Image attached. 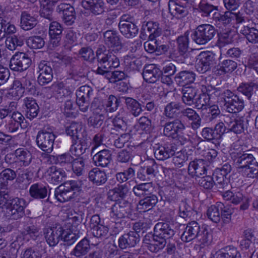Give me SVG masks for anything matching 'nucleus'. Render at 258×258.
<instances>
[{
  "mask_svg": "<svg viewBox=\"0 0 258 258\" xmlns=\"http://www.w3.org/2000/svg\"><path fill=\"white\" fill-rule=\"evenodd\" d=\"M82 185V182L80 180L66 181L55 189V197L61 203L70 201L74 198L76 192L81 189Z\"/></svg>",
  "mask_w": 258,
  "mask_h": 258,
  "instance_id": "1",
  "label": "nucleus"
},
{
  "mask_svg": "<svg viewBox=\"0 0 258 258\" xmlns=\"http://www.w3.org/2000/svg\"><path fill=\"white\" fill-rule=\"evenodd\" d=\"M217 30L210 24H202L194 30L191 38L197 44L205 45L211 41L216 36Z\"/></svg>",
  "mask_w": 258,
  "mask_h": 258,
  "instance_id": "2",
  "label": "nucleus"
},
{
  "mask_svg": "<svg viewBox=\"0 0 258 258\" xmlns=\"http://www.w3.org/2000/svg\"><path fill=\"white\" fill-rule=\"evenodd\" d=\"M98 62L105 70H112L119 66L118 58L112 51L107 50L105 46L98 48L96 51Z\"/></svg>",
  "mask_w": 258,
  "mask_h": 258,
  "instance_id": "3",
  "label": "nucleus"
},
{
  "mask_svg": "<svg viewBox=\"0 0 258 258\" xmlns=\"http://www.w3.org/2000/svg\"><path fill=\"white\" fill-rule=\"evenodd\" d=\"M56 136L50 128H44L39 131L36 137L38 147L46 153H50L53 149L54 141Z\"/></svg>",
  "mask_w": 258,
  "mask_h": 258,
  "instance_id": "4",
  "label": "nucleus"
},
{
  "mask_svg": "<svg viewBox=\"0 0 258 258\" xmlns=\"http://www.w3.org/2000/svg\"><path fill=\"white\" fill-rule=\"evenodd\" d=\"M223 98L225 109L229 113H238L244 108L243 100L229 90H226L223 92Z\"/></svg>",
  "mask_w": 258,
  "mask_h": 258,
  "instance_id": "5",
  "label": "nucleus"
},
{
  "mask_svg": "<svg viewBox=\"0 0 258 258\" xmlns=\"http://www.w3.org/2000/svg\"><path fill=\"white\" fill-rule=\"evenodd\" d=\"M111 208L110 215L112 218H132L133 206L127 200L115 201Z\"/></svg>",
  "mask_w": 258,
  "mask_h": 258,
  "instance_id": "6",
  "label": "nucleus"
},
{
  "mask_svg": "<svg viewBox=\"0 0 258 258\" xmlns=\"http://www.w3.org/2000/svg\"><path fill=\"white\" fill-rule=\"evenodd\" d=\"M217 57L211 51L201 52L197 58L196 68L197 70L204 73L210 70L212 67L216 68Z\"/></svg>",
  "mask_w": 258,
  "mask_h": 258,
  "instance_id": "7",
  "label": "nucleus"
},
{
  "mask_svg": "<svg viewBox=\"0 0 258 258\" xmlns=\"http://www.w3.org/2000/svg\"><path fill=\"white\" fill-rule=\"evenodd\" d=\"M156 238L161 242L163 248L166 244V239L170 238L175 234L174 225L169 222H158L154 228Z\"/></svg>",
  "mask_w": 258,
  "mask_h": 258,
  "instance_id": "8",
  "label": "nucleus"
},
{
  "mask_svg": "<svg viewBox=\"0 0 258 258\" xmlns=\"http://www.w3.org/2000/svg\"><path fill=\"white\" fill-rule=\"evenodd\" d=\"M31 59L24 52H16L13 55L10 62V68L14 71L23 72L31 64Z\"/></svg>",
  "mask_w": 258,
  "mask_h": 258,
  "instance_id": "9",
  "label": "nucleus"
},
{
  "mask_svg": "<svg viewBox=\"0 0 258 258\" xmlns=\"http://www.w3.org/2000/svg\"><path fill=\"white\" fill-rule=\"evenodd\" d=\"M160 124V126L164 127V135L172 138H176L178 134L185 128V125L180 119L178 118L168 122H165L164 120H161Z\"/></svg>",
  "mask_w": 258,
  "mask_h": 258,
  "instance_id": "10",
  "label": "nucleus"
},
{
  "mask_svg": "<svg viewBox=\"0 0 258 258\" xmlns=\"http://www.w3.org/2000/svg\"><path fill=\"white\" fill-rule=\"evenodd\" d=\"M25 201L18 198L13 199L7 206V213L11 219L18 220L25 215Z\"/></svg>",
  "mask_w": 258,
  "mask_h": 258,
  "instance_id": "11",
  "label": "nucleus"
},
{
  "mask_svg": "<svg viewBox=\"0 0 258 258\" xmlns=\"http://www.w3.org/2000/svg\"><path fill=\"white\" fill-rule=\"evenodd\" d=\"M159 168L162 167L157 164L154 159L151 160L147 166L141 167L137 172V178L142 181H150L155 178Z\"/></svg>",
  "mask_w": 258,
  "mask_h": 258,
  "instance_id": "12",
  "label": "nucleus"
},
{
  "mask_svg": "<svg viewBox=\"0 0 258 258\" xmlns=\"http://www.w3.org/2000/svg\"><path fill=\"white\" fill-rule=\"evenodd\" d=\"M232 159L239 169H242L257 162L253 155L247 151L233 152L231 154Z\"/></svg>",
  "mask_w": 258,
  "mask_h": 258,
  "instance_id": "13",
  "label": "nucleus"
},
{
  "mask_svg": "<svg viewBox=\"0 0 258 258\" xmlns=\"http://www.w3.org/2000/svg\"><path fill=\"white\" fill-rule=\"evenodd\" d=\"M43 233L47 243L49 246L54 247L61 240L64 229L61 226H57L45 228Z\"/></svg>",
  "mask_w": 258,
  "mask_h": 258,
  "instance_id": "14",
  "label": "nucleus"
},
{
  "mask_svg": "<svg viewBox=\"0 0 258 258\" xmlns=\"http://www.w3.org/2000/svg\"><path fill=\"white\" fill-rule=\"evenodd\" d=\"M226 127L222 122L217 123L214 128L206 127L201 132L202 137L206 140L211 141L218 140L224 134Z\"/></svg>",
  "mask_w": 258,
  "mask_h": 258,
  "instance_id": "15",
  "label": "nucleus"
},
{
  "mask_svg": "<svg viewBox=\"0 0 258 258\" xmlns=\"http://www.w3.org/2000/svg\"><path fill=\"white\" fill-rule=\"evenodd\" d=\"M177 48L181 53L183 54V59L181 60V63L186 64H191L196 57L192 56L190 52H187L188 48V37L187 35L185 33L183 35L178 36L177 39Z\"/></svg>",
  "mask_w": 258,
  "mask_h": 258,
  "instance_id": "16",
  "label": "nucleus"
},
{
  "mask_svg": "<svg viewBox=\"0 0 258 258\" xmlns=\"http://www.w3.org/2000/svg\"><path fill=\"white\" fill-rule=\"evenodd\" d=\"M162 32V29L158 22L149 21L143 25L140 37L142 39H146L147 37L149 39H155L160 36Z\"/></svg>",
  "mask_w": 258,
  "mask_h": 258,
  "instance_id": "17",
  "label": "nucleus"
},
{
  "mask_svg": "<svg viewBox=\"0 0 258 258\" xmlns=\"http://www.w3.org/2000/svg\"><path fill=\"white\" fill-rule=\"evenodd\" d=\"M176 149V147L172 144H156L153 147L154 156L160 161H164L173 156Z\"/></svg>",
  "mask_w": 258,
  "mask_h": 258,
  "instance_id": "18",
  "label": "nucleus"
},
{
  "mask_svg": "<svg viewBox=\"0 0 258 258\" xmlns=\"http://www.w3.org/2000/svg\"><path fill=\"white\" fill-rule=\"evenodd\" d=\"M51 63L41 61L38 66L39 76L37 81L39 85L43 86L50 82L53 79V72Z\"/></svg>",
  "mask_w": 258,
  "mask_h": 258,
  "instance_id": "19",
  "label": "nucleus"
},
{
  "mask_svg": "<svg viewBox=\"0 0 258 258\" xmlns=\"http://www.w3.org/2000/svg\"><path fill=\"white\" fill-rule=\"evenodd\" d=\"M140 240L139 234L130 231L121 235L118 240V247L121 249L135 247Z\"/></svg>",
  "mask_w": 258,
  "mask_h": 258,
  "instance_id": "20",
  "label": "nucleus"
},
{
  "mask_svg": "<svg viewBox=\"0 0 258 258\" xmlns=\"http://www.w3.org/2000/svg\"><path fill=\"white\" fill-rule=\"evenodd\" d=\"M56 11L62 14V20L67 25H72L76 19V13L74 8L70 4L62 3L59 5Z\"/></svg>",
  "mask_w": 258,
  "mask_h": 258,
  "instance_id": "21",
  "label": "nucleus"
},
{
  "mask_svg": "<svg viewBox=\"0 0 258 258\" xmlns=\"http://www.w3.org/2000/svg\"><path fill=\"white\" fill-rule=\"evenodd\" d=\"M162 75V71L155 64L145 66L142 73L144 80L149 83L156 82Z\"/></svg>",
  "mask_w": 258,
  "mask_h": 258,
  "instance_id": "22",
  "label": "nucleus"
},
{
  "mask_svg": "<svg viewBox=\"0 0 258 258\" xmlns=\"http://www.w3.org/2000/svg\"><path fill=\"white\" fill-rule=\"evenodd\" d=\"M201 227L196 221L188 223L181 235V239L185 242H188L196 239Z\"/></svg>",
  "mask_w": 258,
  "mask_h": 258,
  "instance_id": "23",
  "label": "nucleus"
},
{
  "mask_svg": "<svg viewBox=\"0 0 258 258\" xmlns=\"http://www.w3.org/2000/svg\"><path fill=\"white\" fill-rule=\"evenodd\" d=\"M207 169L206 167V161L203 159H199L191 161L188 167V174L198 179L201 176L206 174Z\"/></svg>",
  "mask_w": 258,
  "mask_h": 258,
  "instance_id": "24",
  "label": "nucleus"
},
{
  "mask_svg": "<svg viewBox=\"0 0 258 258\" xmlns=\"http://www.w3.org/2000/svg\"><path fill=\"white\" fill-rule=\"evenodd\" d=\"M130 193V189L126 183L118 184L117 186L110 189L108 192V199L113 201L125 200Z\"/></svg>",
  "mask_w": 258,
  "mask_h": 258,
  "instance_id": "25",
  "label": "nucleus"
},
{
  "mask_svg": "<svg viewBox=\"0 0 258 258\" xmlns=\"http://www.w3.org/2000/svg\"><path fill=\"white\" fill-rule=\"evenodd\" d=\"M82 7L94 15H99L105 11V6L103 0H82Z\"/></svg>",
  "mask_w": 258,
  "mask_h": 258,
  "instance_id": "26",
  "label": "nucleus"
},
{
  "mask_svg": "<svg viewBox=\"0 0 258 258\" xmlns=\"http://www.w3.org/2000/svg\"><path fill=\"white\" fill-rule=\"evenodd\" d=\"M47 89L50 91L53 97L59 101H62L66 96L70 95L72 93L69 88L65 87L62 82H54Z\"/></svg>",
  "mask_w": 258,
  "mask_h": 258,
  "instance_id": "27",
  "label": "nucleus"
},
{
  "mask_svg": "<svg viewBox=\"0 0 258 258\" xmlns=\"http://www.w3.org/2000/svg\"><path fill=\"white\" fill-rule=\"evenodd\" d=\"M96 152L93 156V160L95 164L103 167H108L112 160L111 151L103 149Z\"/></svg>",
  "mask_w": 258,
  "mask_h": 258,
  "instance_id": "28",
  "label": "nucleus"
},
{
  "mask_svg": "<svg viewBox=\"0 0 258 258\" xmlns=\"http://www.w3.org/2000/svg\"><path fill=\"white\" fill-rule=\"evenodd\" d=\"M104 43L110 48L119 47L121 49L122 47L120 36L115 30H108L103 33Z\"/></svg>",
  "mask_w": 258,
  "mask_h": 258,
  "instance_id": "29",
  "label": "nucleus"
},
{
  "mask_svg": "<svg viewBox=\"0 0 258 258\" xmlns=\"http://www.w3.org/2000/svg\"><path fill=\"white\" fill-rule=\"evenodd\" d=\"M158 202V197L155 195L150 194L139 201L137 208L140 212H147L152 209Z\"/></svg>",
  "mask_w": 258,
  "mask_h": 258,
  "instance_id": "30",
  "label": "nucleus"
},
{
  "mask_svg": "<svg viewBox=\"0 0 258 258\" xmlns=\"http://www.w3.org/2000/svg\"><path fill=\"white\" fill-rule=\"evenodd\" d=\"M47 180L53 184H58L66 177V173L61 168H58L55 166L50 167L46 172Z\"/></svg>",
  "mask_w": 258,
  "mask_h": 258,
  "instance_id": "31",
  "label": "nucleus"
},
{
  "mask_svg": "<svg viewBox=\"0 0 258 258\" xmlns=\"http://www.w3.org/2000/svg\"><path fill=\"white\" fill-rule=\"evenodd\" d=\"M91 249L89 240L86 237L77 243L71 254L77 258H83L87 255Z\"/></svg>",
  "mask_w": 258,
  "mask_h": 258,
  "instance_id": "32",
  "label": "nucleus"
},
{
  "mask_svg": "<svg viewBox=\"0 0 258 258\" xmlns=\"http://www.w3.org/2000/svg\"><path fill=\"white\" fill-rule=\"evenodd\" d=\"M24 105L26 107V116L30 120L36 117L39 112V107L33 98L26 97L24 99Z\"/></svg>",
  "mask_w": 258,
  "mask_h": 258,
  "instance_id": "33",
  "label": "nucleus"
},
{
  "mask_svg": "<svg viewBox=\"0 0 258 258\" xmlns=\"http://www.w3.org/2000/svg\"><path fill=\"white\" fill-rule=\"evenodd\" d=\"M89 179L94 184L99 186L106 182L107 177L104 171L94 168L89 171Z\"/></svg>",
  "mask_w": 258,
  "mask_h": 258,
  "instance_id": "34",
  "label": "nucleus"
},
{
  "mask_svg": "<svg viewBox=\"0 0 258 258\" xmlns=\"http://www.w3.org/2000/svg\"><path fill=\"white\" fill-rule=\"evenodd\" d=\"M120 33L127 39H133L138 34L139 29L134 23L118 24Z\"/></svg>",
  "mask_w": 258,
  "mask_h": 258,
  "instance_id": "35",
  "label": "nucleus"
},
{
  "mask_svg": "<svg viewBox=\"0 0 258 258\" xmlns=\"http://www.w3.org/2000/svg\"><path fill=\"white\" fill-rule=\"evenodd\" d=\"M127 109L135 117L139 116L143 112L142 104L137 100L128 97H123Z\"/></svg>",
  "mask_w": 258,
  "mask_h": 258,
  "instance_id": "36",
  "label": "nucleus"
},
{
  "mask_svg": "<svg viewBox=\"0 0 258 258\" xmlns=\"http://www.w3.org/2000/svg\"><path fill=\"white\" fill-rule=\"evenodd\" d=\"M156 237L154 232L153 234L152 233L147 234L143 239V242L147 244L148 249L152 252L156 253L163 249L160 244L161 242H159Z\"/></svg>",
  "mask_w": 258,
  "mask_h": 258,
  "instance_id": "37",
  "label": "nucleus"
},
{
  "mask_svg": "<svg viewBox=\"0 0 258 258\" xmlns=\"http://www.w3.org/2000/svg\"><path fill=\"white\" fill-rule=\"evenodd\" d=\"M224 208V204L217 202L215 205L209 207L207 211L208 218L214 223H217L221 219V211Z\"/></svg>",
  "mask_w": 258,
  "mask_h": 258,
  "instance_id": "38",
  "label": "nucleus"
},
{
  "mask_svg": "<svg viewBox=\"0 0 258 258\" xmlns=\"http://www.w3.org/2000/svg\"><path fill=\"white\" fill-rule=\"evenodd\" d=\"M17 176L16 172L11 168H6L0 173V188L3 189L9 188L10 181L14 180Z\"/></svg>",
  "mask_w": 258,
  "mask_h": 258,
  "instance_id": "39",
  "label": "nucleus"
},
{
  "mask_svg": "<svg viewBox=\"0 0 258 258\" xmlns=\"http://www.w3.org/2000/svg\"><path fill=\"white\" fill-rule=\"evenodd\" d=\"M29 194L31 197L34 199H43L47 196V187L41 183H34L30 186Z\"/></svg>",
  "mask_w": 258,
  "mask_h": 258,
  "instance_id": "40",
  "label": "nucleus"
},
{
  "mask_svg": "<svg viewBox=\"0 0 258 258\" xmlns=\"http://www.w3.org/2000/svg\"><path fill=\"white\" fill-rule=\"evenodd\" d=\"M200 91L192 87H185L182 90V101L186 105L191 106Z\"/></svg>",
  "mask_w": 258,
  "mask_h": 258,
  "instance_id": "41",
  "label": "nucleus"
},
{
  "mask_svg": "<svg viewBox=\"0 0 258 258\" xmlns=\"http://www.w3.org/2000/svg\"><path fill=\"white\" fill-rule=\"evenodd\" d=\"M196 78V74L192 71H182L175 76V81L178 85L184 86L193 83Z\"/></svg>",
  "mask_w": 258,
  "mask_h": 258,
  "instance_id": "42",
  "label": "nucleus"
},
{
  "mask_svg": "<svg viewBox=\"0 0 258 258\" xmlns=\"http://www.w3.org/2000/svg\"><path fill=\"white\" fill-rule=\"evenodd\" d=\"M181 109L180 103L171 102L165 106L163 114L169 119H173L179 115Z\"/></svg>",
  "mask_w": 258,
  "mask_h": 258,
  "instance_id": "43",
  "label": "nucleus"
},
{
  "mask_svg": "<svg viewBox=\"0 0 258 258\" xmlns=\"http://www.w3.org/2000/svg\"><path fill=\"white\" fill-rule=\"evenodd\" d=\"M237 67V63L235 60L229 59H222L219 58V62L216 66V69L226 74L233 72Z\"/></svg>",
  "mask_w": 258,
  "mask_h": 258,
  "instance_id": "44",
  "label": "nucleus"
},
{
  "mask_svg": "<svg viewBox=\"0 0 258 258\" xmlns=\"http://www.w3.org/2000/svg\"><path fill=\"white\" fill-rule=\"evenodd\" d=\"M247 40L252 44H258V29L250 27L248 25L243 26L240 30Z\"/></svg>",
  "mask_w": 258,
  "mask_h": 258,
  "instance_id": "45",
  "label": "nucleus"
},
{
  "mask_svg": "<svg viewBox=\"0 0 258 258\" xmlns=\"http://www.w3.org/2000/svg\"><path fill=\"white\" fill-rule=\"evenodd\" d=\"M91 145V142L86 139H81L79 144L76 145V143H73L70 148V151L74 152L76 155H80L89 152L90 147Z\"/></svg>",
  "mask_w": 258,
  "mask_h": 258,
  "instance_id": "46",
  "label": "nucleus"
},
{
  "mask_svg": "<svg viewBox=\"0 0 258 258\" xmlns=\"http://www.w3.org/2000/svg\"><path fill=\"white\" fill-rule=\"evenodd\" d=\"M168 8L171 14L178 18L184 17L188 14V11L185 8L178 5L172 0L169 1Z\"/></svg>",
  "mask_w": 258,
  "mask_h": 258,
  "instance_id": "47",
  "label": "nucleus"
},
{
  "mask_svg": "<svg viewBox=\"0 0 258 258\" xmlns=\"http://www.w3.org/2000/svg\"><path fill=\"white\" fill-rule=\"evenodd\" d=\"M258 90V83L252 82L249 83H242L237 88L238 92L247 97L250 100L254 90Z\"/></svg>",
  "mask_w": 258,
  "mask_h": 258,
  "instance_id": "48",
  "label": "nucleus"
},
{
  "mask_svg": "<svg viewBox=\"0 0 258 258\" xmlns=\"http://www.w3.org/2000/svg\"><path fill=\"white\" fill-rule=\"evenodd\" d=\"M25 40L24 35H14L7 38L6 45L9 49L13 50L16 49L17 46H22L24 43Z\"/></svg>",
  "mask_w": 258,
  "mask_h": 258,
  "instance_id": "49",
  "label": "nucleus"
},
{
  "mask_svg": "<svg viewBox=\"0 0 258 258\" xmlns=\"http://www.w3.org/2000/svg\"><path fill=\"white\" fill-rule=\"evenodd\" d=\"M220 114V110L217 105H211L210 103L201 111V115L209 121H212Z\"/></svg>",
  "mask_w": 258,
  "mask_h": 258,
  "instance_id": "50",
  "label": "nucleus"
},
{
  "mask_svg": "<svg viewBox=\"0 0 258 258\" xmlns=\"http://www.w3.org/2000/svg\"><path fill=\"white\" fill-rule=\"evenodd\" d=\"M37 24L36 18L26 12L21 14V27L25 30H29L34 28Z\"/></svg>",
  "mask_w": 258,
  "mask_h": 258,
  "instance_id": "51",
  "label": "nucleus"
},
{
  "mask_svg": "<svg viewBox=\"0 0 258 258\" xmlns=\"http://www.w3.org/2000/svg\"><path fill=\"white\" fill-rule=\"evenodd\" d=\"M214 15V20L216 24L220 28L221 27V25L226 26L232 24V12L227 11L223 15L218 13Z\"/></svg>",
  "mask_w": 258,
  "mask_h": 258,
  "instance_id": "52",
  "label": "nucleus"
},
{
  "mask_svg": "<svg viewBox=\"0 0 258 258\" xmlns=\"http://www.w3.org/2000/svg\"><path fill=\"white\" fill-rule=\"evenodd\" d=\"M16 158L23 162L25 166L29 165L32 159V155L29 151L24 148H19L14 153Z\"/></svg>",
  "mask_w": 258,
  "mask_h": 258,
  "instance_id": "53",
  "label": "nucleus"
},
{
  "mask_svg": "<svg viewBox=\"0 0 258 258\" xmlns=\"http://www.w3.org/2000/svg\"><path fill=\"white\" fill-rule=\"evenodd\" d=\"M195 98L194 105L197 109L202 111L210 104V97L200 91Z\"/></svg>",
  "mask_w": 258,
  "mask_h": 258,
  "instance_id": "54",
  "label": "nucleus"
},
{
  "mask_svg": "<svg viewBox=\"0 0 258 258\" xmlns=\"http://www.w3.org/2000/svg\"><path fill=\"white\" fill-rule=\"evenodd\" d=\"M135 175V170L130 167L122 172H119L115 174V177L116 181L119 183H124L128 179L132 178Z\"/></svg>",
  "mask_w": 258,
  "mask_h": 258,
  "instance_id": "55",
  "label": "nucleus"
},
{
  "mask_svg": "<svg viewBox=\"0 0 258 258\" xmlns=\"http://www.w3.org/2000/svg\"><path fill=\"white\" fill-rule=\"evenodd\" d=\"M214 181V187L216 189H219L223 188L227 185L226 177L219 169H216L212 176Z\"/></svg>",
  "mask_w": 258,
  "mask_h": 258,
  "instance_id": "56",
  "label": "nucleus"
},
{
  "mask_svg": "<svg viewBox=\"0 0 258 258\" xmlns=\"http://www.w3.org/2000/svg\"><path fill=\"white\" fill-rule=\"evenodd\" d=\"M229 131L240 134L244 131V120L241 118L234 119L228 123Z\"/></svg>",
  "mask_w": 258,
  "mask_h": 258,
  "instance_id": "57",
  "label": "nucleus"
},
{
  "mask_svg": "<svg viewBox=\"0 0 258 258\" xmlns=\"http://www.w3.org/2000/svg\"><path fill=\"white\" fill-rule=\"evenodd\" d=\"M120 103L121 101L119 98L113 95H109L105 103L106 111L109 112L115 111Z\"/></svg>",
  "mask_w": 258,
  "mask_h": 258,
  "instance_id": "58",
  "label": "nucleus"
},
{
  "mask_svg": "<svg viewBox=\"0 0 258 258\" xmlns=\"http://www.w3.org/2000/svg\"><path fill=\"white\" fill-rule=\"evenodd\" d=\"M83 127L81 123L73 122L66 128V132L67 135L73 138L76 137L77 139H79Z\"/></svg>",
  "mask_w": 258,
  "mask_h": 258,
  "instance_id": "59",
  "label": "nucleus"
},
{
  "mask_svg": "<svg viewBox=\"0 0 258 258\" xmlns=\"http://www.w3.org/2000/svg\"><path fill=\"white\" fill-rule=\"evenodd\" d=\"M104 120L105 116L103 114H96V115L89 117L88 124L89 127L99 128L104 124Z\"/></svg>",
  "mask_w": 258,
  "mask_h": 258,
  "instance_id": "60",
  "label": "nucleus"
},
{
  "mask_svg": "<svg viewBox=\"0 0 258 258\" xmlns=\"http://www.w3.org/2000/svg\"><path fill=\"white\" fill-rule=\"evenodd\" d=\"M217 258H241L240 252L234 247H226L224 252H220Z\"/></svg>",
  "mask_w": 258,
  "mask_h": 258,
  "instance_id": "61",
  "label": "nucleus"
},
{
  "mask_svg": "<svg viewBox=\"0 0 258 258\" xmlns=\"http://www.w3.org/2000/svg\"><path fill=\"white\" fill-rule=\"evenodd\" d=\"M27 45L33 49H39L42 48L45 44L43 39L40 36H31L28 38L26 41Z\"/></svg>",
  "mask_w": 258,
  "mask_h": 258,
  "instance_id": "62",
  "label": "nucleus"
},
{
  "mask_svg": "<svg viewBox=\"0 0 258 258\" xmlns=\"http://www.w3.org/2000/svg\"><path fill=\"white\" fill-rule=\"evenodd\" d=\"M196 239L201 244H209L212 241V236L206 228L202 227Z\"/></svg>",
  "mask_w": 258,
  "mask_h": 258,
  "instance_id": "63",
  "label": "nucleus"
},
{
  "mask_svg": "<svg viewBox=\"0 0 258 258\" xmlns=\"http://www.w3.org/2000/svg\"><path fill=\"white\" fill-rule=\"evenodd\" d=\"M243 176L250 178L258 177V163H254V165H251L243 168L241 170Z\"/></svg>",
  "mask_w": 258,
  "mask_h": 258,
  "instance_id": "64",
  "label": "nucleus"
}]
</instances>
